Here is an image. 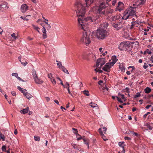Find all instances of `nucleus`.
<instances>
[{
    "label": "nucleus",
    "instance_id": "1",
    "mask_svg": "<svg viewBox=\"0 0 153 153\" xmlns=\"http://www.w3.org/2000/svg\"><path fill=\"white\" fill-rule=\"evenodd\" d=\"M75 7L76 14L79 17L78 19V26L80 29L83 30L85 31H86L88 28V26L85 25L86 23V22H94L102 16L100 13H94L92 10V7L91 8L90 10L93 11L94 13L85 18L84 16L86 12L85 6L81 3L77 2L76 3Z\"/></svg>",
    "mask_w": 153,
    "mask_h": 153
},
{
    "label": "nucleus",
    "instance_id": "2",
    "mask_svg": "<svg viewBox=\"0 0 153 153\" xmlns=\"http://www.w3.org/2000/svg\"><path fill=\"white\" fill-rule=\"evenodd\" d=\"M106 7L105 2H102L99 6L93 7L92 10L94 13H100L102 16L103 15H107L109 14H112L114 12L113 10L111 9L105 10Z\"/></svg>",
    "mask_w": 153,
    "mask_h": 153
},
{
    "label": "nucleus",
    "instance_id": "3",
    "mask_svg": "<svg viewBox=\"0 0 153 153\" xmlns=\"http://www.w3.org/2000/svg\"><path fill=\"white\" fill-rule=\"evenodd\" d=\"M97 37L99 39H103L108 36V33L106 30L104 29L99 28L96 33Z\"/></svg>",
    "mask_w": 153,
    "mask_h": 153
},
{
    "label": "nucleus",
    "instance_id": "4",
    "mask_svg": "<svg viewBox=\"0 0 153 153\" xmlns=\"http://www.w3.org/2000/svg\"><path fill=\"white\" fill-rule=\"evenodd\" d=\"M113 26L117 30H120L122 33L124 32L126 29V28L124 25L120 22L117 23H114Z\"/></svg>",
    "mask_w": 153,
    "mask_h": 153
},
{
    "label": "nucleus",
    "instance_id": "5",
    "mask_svg": "<svg viewBox=\"0 0 153 153\" xmlns=\"http://www.w3.org/2000/svg\"><path fill=\"white\" fill-rule=\"evenodd\" d=\"M80 41L86 45H89L91 41L89 36L87 35L86 32H85V33H83V36L80 39Z\"/></svg>",
    "mask_w": 153,
    "mask_h": 153
},
{
    "label": "nucleus",
    "instance_id": "6",
    "mask_svg": "<svg viewBox=\"0 0 153 153\" xmlns=\"http://www.w3.org/2000/svg\"><path fill=\"white\" fill-rule=\"evenodd\" d=\"M135 9L134 7H130L125 10L126 12L128 13L132 18V16L135 15L136 11L134 10Z\"/></svg>",
    "mask_w": 153,
    "mask_h": 153
},
{
    "label": "nucleus",
    "instance_id": "7",
    "mask_svg": "<svg viewBox=\"0 0 153 153\" xmlns=\"http://www.w3.org/2000/svg\"><path fill=\"white\" fill-rule=\"evenodd\" d=\"M124 9V4L121 1H119L117 6V7L115 9V11H117L118 10L120 12L121 11L123 10Z\"/></svg>",
    "mask_w": 153,
    "mask_h": 153
},
{
    "label": "nucleus",
    "instance_id": "8",
    "mask_svg": "<svg viewBox=\"0 0 153 153\" xmlns=\"http://www.w3.org/2000/svg\"><path fill=\"white\" fill-rule=\"evenodd\" d=\"M113 65L110 62H108L104 65L102 69L104 71L109 72L110 68Z\"/></svg>",
    "mask_w": 153,
    "mask_h": 153
},
{
    "label": "nucleus",
    "instance_id": "9",
    "mask_svg": "<svg viewBox=\"0 0 153 153\" xmlns=\"http://www.w3.org/2000/svg\"><path fill=\"white\" fill-rule=\"evenodd\" d=\"M105 63V59L103 58H100L97 59L96 62V67H98L100 65V67L102 66Z\"/></svg>",
    "mask_w": 153,
    "mask_h": 153
},
{
    "label": "nucleus",
    "instance_id": "10",
    "mask_svg": "<svg viewBox=\"0 0 153 153\" xmlns=\"http://www.w3.org/2000/svg\"><path fill=\"white\" fill-rule=\"evenodd\" d=\"M126 42H121L119 45L118 48L121 51L124 50L126 46Z\"/></svg>",
    "mask_w": 153,
    "mask_h": 153
},
{
    "label": "nucleus",
    "instance_id": "11",
    "mask_svg": "<svg viewBox=\"0 0 153 153\" xmlns=\"http://www.w3.org/2000/svg\"><path fill=\"white\" fill-rule=\"evenodd\" d=\"M132 48V46L130 44L129 42H127L126 45V46L125 50L127 52L130 51Z\"/></svg>",
    "mask_w": 153,
    "mask_h": 153
},
{
    "label": "nucleus",
    "instance_id": "12",
    "mask_svg": "<svg viewBox=\"0 0 153 153\" xmlns=\"http://www.w3.org/2000/svg\"><path fill=\"white\" fill-rule=\"evenodd\" d=\"M145 126L147 127L148 129L149 130H152L153 128V123H148L145 124Z\"/></svg>",
    "mask_w": 153,
    "mask_h": 153
},
{
    "label": "nucleus",
    "instance_id": "13",
    "mask_svg": "<svg viewBox=\"0 0 153 153\" xmlns=\"http://www.w3.org/2000/svg\"><path fill=\"white\" fill-rule=\"evenodd\" d=\"M96 0H85V4L87 7H89L90 5L96 1Z\"/></svg>",
    "mask_w": 153,
    "mask_h": 153
},
{
    "label": "nucleus",
    "instance_id": "14",
    "mask_svg": "<svg viewBox=\"0 0 153 153\" xmlns=\"http://www.w3.org/2000/svg\"><path fill=\"white\" fill-rule=\"evenodd\" d=\"M28 7L25 4H23L21 6V9L22 13H24L28 9Z\"/></svg>",
    "mask_w": 153,
    "mask_h": 153
},
{
    "label": "nucleus",
    "instance_id": "15",
    "mask_svg": "<svg viewBox=\"0 0 153 153\" xmlns=\"http://www.w3.org/2000/svg\"><path fill=\"white\" fill-rule=\"evenodd\" d=\"M40 24L43 26L42 29V32L44 33L43 35V37L44 39L46 38L47 37V35L45 34L46 33V31L44 25H43L44 24L43 23H40Z\"/></svg>",
    "mask_w": 153,
    "mask_h": 153
},
{
    "label": "nucleus",
    "instance_id": "16",
    "mask_svg": "<svg viewBox=\"0 0 153 153\" xmlns=\"http://www.w3.org/2000/svg\"><path fill=\"white\" fill-rule=\"evenodd\" d=\"M146 2V0H136V3L137 5L144 4Z\"/></svg>",
    "mask_w": 153,
    "mask_h": 153
},
{
    "label": "nucleus",
    "instance_id": "17",
    "mask_svg": "<svg viewBox=\"0 0 153 153\" xmlns=\"http://www.w3.org/2000/svg\"><path fill=\"white\" fill-rule=\"evenodd\" d=\"M17 88L20 91H21V92L24 95H25L27 93L26 89L22 88L20 86H17Z\"/></svg>",
    "mask_w": 153,
    "mask_h": 153
},
{
    "label": "nucleus",
    "instance_id": "18",
    "mask_svg": "<svg viewBox=\"0 0 153 153\" xmlns=\"http://www.w3.org/2000/svg\"><path fill=\"white\" fill-rule=\"evenodd\" d=\"M108 25V23L105 22L100 25V28L104 29L107 28Z\"/></svg>",
    "mask_w": 153,
    "mask_h": 153
},
{
    "label": "nucleus",
    "instance_id": "19",
    "mask_svg": "<svg viewBox=\"0 0 153 153\" xmlns=\"http://www.w3.org/2000/svg\"><path fill=\"white\" fill-rule=\"evenodd\" d=\"M131 18V17L129 16L128 13H126V11H125L123 16L122 17V19L124 20H126L128 18Z\"/></svg>",
    "mask_w": 153,
    "mask_h": 153
},
{
    "label": "nucleus",
    "instance_id": "20",
    "mask_svg": "<svg viewBox=\"0 0 153 153\" xmlns=\"http://www.w3.org/2000/svg\"><path fill=\"white\" fill-rule=\"evenodd\" d=\"M59 62L61 65L60 68L62 69V70L65 73L69 74L68 70H67L64 66L62 65L61 62Z\"/></svg>",
    "mask_w": 153,
    "mask_h": 153
},
{
    "label": "nucleus",
    "instance_id": "21",
    "mask_svg": "<svg viewBox=\"0 0 153 153\" xmlns=\"http://www.w3.org/2000/svg\"><path fill=\"white\" fill-rule=\"evenodd\" d=\"M12 75L13 76H15L16 78H17V79H18V80H20V81H22V82L25 81L23 80L22 79V78H21L20 77L18 76V74L16 73H12Z\"/></svg>",
    "mask_w": 153,
    "mask_h": 153
},
{
    "label": "nucleus",
    "instance_id": "22",
    "mask_svg": "<svg viewBox=\"0 0 153 153\" xmlns=\"http://www.w3.org/2000/svg\"><path fill=\"white\" fill-rule=\"evenodd\" d=\"M111 59L113 61L110 62V63L112 65H114L117 62V59L116 56H114L112 57Z\"/></svg>",
    "mask_w": 153,
    "mask_h": 153
},
{
    "label": "nucleus",
    "instance_id": "23",
    "mask_svg": "<svg viewBox=\"0 0 153 153\" xmlns=\"http://www.w3.org/2000/svg\"><path fill=\"white\" fill-rule=\"evenodd\" d=\"M7 3L6 2H1V4H0V8H5L6 7H7V8H8V7H7Z\"/></svg>",
    "mask_w": 153,
    "mask_h": 153
},
{
    "label": "nucleus",
    "instance_id": "24",
    "mask_svg": "<svg viewBox=\"0 0 153 153\" xmlns=\"http://www.w3.org/2000/svg\"><path fill=\"white\" fill-rule=\"evenodd\" d=\"M29 108L28 107H27L26 108L23 109L20 111V112L21 114H25L27 113L29 111Z\"/></svg>",
    "mask_w": 153,
    "mask_h": 153
},
{
    "label": "nucleus",
    "instance_id": "25",
    "mask_svg": "<svg viewBox=\"0 0 153 153\" xmlns=\"http://www.w3.org/2000/svg\"><path fill=\"white\" fill-rule=\"evenodd\" d=\"M82 140L84 142V143L86 144L87 146L88 147V148H89V140L88 139H85V138H83Z\"/></svg>",
    "mask_w": 153,
    "mask_h": 153
},
{
    "label": "nucleus",
    "instance_id": "26",
    "mask_svg": "<svg viewBox=\"0 0 153 153\" xmlns=\"http://www.w3.org/2000/svg\"><path fill=\"white\" fill-rule=\"evenodd\" d=\"M34 79L35 82L37 84H40L42 82V80L40 79L39 78H37V77Z\"/></svg>",
    "mask_w": 153,
    "mask_h": 153
},
{
    "label": "nucleus",
    "instance_id": "27",
    "mask_svg": "<svg viewBox=\"0 0 153 153\" xmlns=\"http://www.w3.org/2000/svg\"><path fill=\"white\" fill-rule=\"evenodd\" d=\"M72 130H73V132L76 134V136L77 137H78V135H79V134L78 133V131L76 129L72 128Z\"/></svg>",
    "mask_w": 153,
    "mask_h": 153
},
{
    "label": "nucleus",
    "instance_id": "28",
    "mask_svg": "<svg viewBox=\"0 0 153 153\" xmlns=\"http://www.w3.org/2000/svg\"><path fill=\"white\" fill-rule=\"evenodd\" d=\"M25 96L29 100L30 98L33 97V96L31 94H30L28 93H27L25 95Z\"/></svg>",
    "mask_w": 153,
    "mask_h": 153
},
{
    "label": "nucleus",
    "instance_id": "29",
    "mask_svg": "<svg viewBox=\"0 0 153 153\" xmlns=\"http://www.w3.org/2000/svg\"><path fill=\"white\" fill-rule=\"evenodd\" d=\"M67 84L68 85V86H66L65 88H66L67 89L68 94H70L71 96H72V94L71 93L69 89V85L68 83H67Z\"/></svg>",
    "mask_w": 153,
    "mask_h": 153
},
{
    "label": "nucleus",
    "instance_id": "30",
    "mask_svg": "<svg viewBox=\"0 0 153 153\" xmlns=\"http://www.w3.org/2000/svg\"><path fill=\"white\" fill-rule=\"evenodd\" d=\"M151 91V89L149 87H146L144 89V91L145 93L147 94L149 93Z\"/></svg>",
    "mask_w": 153,
    "mask_h": 153
},
{
    "label": "nucleus",
    "instance_id": "31",
    "mask_svg": "<svg viewBox=\"0 0 153 153\" xmlns=\"http://www.w3.org/2000/svg\"><path fill=\"white\" fill-rule=\"evenodd\" d=\"M100 134L101 135L102 138L104 141H106L108 140V139H107L106 137L104 135L102 131L100 132Z\"/></svg>",
    "mask_w": 153,
    "mask_h": 153
},
{
    "label": "nucleus",
    "instance_id": "32",
    "mask_svg": "<svg viewBox=\"0 0 153 153\" xmlns=\"http://www.w3.org/2000/svg\"><path fill=\"white\" fill-rule=\"evenodd\" d=\"M119 68L122 71L124 72L125 71V68L123 65H120Z\"/></svg>",
    "mask_w": 153,
    "mask_h": 153
},
{
    "label": "nucleus",
    "instance_id": "33",
    "mask_svg": "<svg viewBox=\"0 0 153 153\" xmlns=\"http://www.w3.org/2000/svg\"><path fill=\"white\" fill-rule=\"evenodd\" d=\"M89 105L91 107L93 108L97 107V105L96 104L93 103L92 102L90 103Z\"/></svg>",
    "mask_w": 153,
    "mask_h": 153
},
{
    "label": "nucleus",
    "instance_id": "34",
    "mask_svg": "<svg viewBox=\"0 0 153 153\" xmlns=\"http://www.w3.org/2000/svg\"><path fill=\"white\" fill-rule=\"evenodd\" d=\"M32 74L33 75V77L34 79H35V78H37V74L36 73V71L35 70H33Z\"/></svg>",
    "mask_w": 153,
    "mask_h": 153
},
{
    "label": "nucleus",
    "instance_id": "35",
    "mask_svg": "<svg viewBox=\"0 0 153 153\" xmlns=\"http://www.w3.org/2000/svg\"><path fill=\"white\" fill-rule=\"evenodd\" d=\"M124 142H120L118 144L123 149L124 148V146L125 145L124 144Z\"/></svg>",
    "mask_w": 153,
    "mask_h": 153
},
{
    "label": "nucleus",
    "instance_id": "36",
    "mask_svg": "<svg viewBox=\"0 0 153 153\" xmlns=\"http://www.w3.org/2000/svg\"><path fill=\"white\" fill-rule=\"evenodd\" d=\"M83 94L86 96H89V92L87 90H84L83 91Z\"/></svg>",
    "mask_w": 153,
    "mask_h": 153
},
{
    "label": "nucleus",
    "instance_id": "37",
    "mask_svg": "<svg viewBox=\"0 0 153 153\" xmlns=\"http://www.w3.org/2000/svg\"><path fill=\"white\" fill-rule=\"evenodd\" d=\"M53 4H54L53 2H50L49 3H48V5H49V6H50L49 8L51 9L54 8V6Z\"/></svg>",
    "mask_w": 153,
    "mask_h": 153
},
{
    "label": "nucleus",
    "instance_id": "38",
    "mask_svg": "<svg viewBox=\"0 0 153 153\" xmlns=\"http://www.w3.org/2000/svg\"><path fill=\"white\" fill-rule=\"evenodd\" d=\"M50 80L53 85H54L56 84V82L55 80L54 77L50 79Z\"/></svg>",
    "mask_w": 153,
    "mask_h": 153
},
{
    "label": "nucleus",
    "instance_id": "39",
    "mask_svg": "<svg viewBox=\"0 0 153 153\" xmlns=\"http://www.w3.org/2000/svg\"><path fill=\"white\" fill-rule=\"evenodd\" d=\"M0 139H2L3 141L5 140V137L3 134H0Z\"/></svg>",
    "mask_w": 153,
    "mask_h": 153
},
{
    "label": "nucleus",
    "instance_id": "40",
    "mask_svg": "<svg viewBox=\"0 0 153 153\" xmlns=\"http://www.w3.org/2000/svg\"><path fill=\"white\" fill-rule=\"evenodd\" d=\"M141 96V94H140V92H137V93L136 94V95H135L134 96V98H136L138 97H140Z\"/></svg>",
    "mask_w": 153,
    "mask_h": 153
},
{
    "label": "nucleus",
    "instance_id": "41",
    "mask_svg": "<svg viewBox=\"0 0 153 153\" xmlns=\"http://www.w3.org/2000/svg\"><path fill=\"white\" fill-rule=\"evenodd\" d=\"M128 69L131 68V69L130 70V71L132 72L135 69V68L134 66H130L128 67Z\"/></svg>",
    "mask_w": 153,
    "mask_h": 153
},
{
    "label": "nucleus",
    "instance_id": "42",
    "mask_svg": "<svg viewBox=\"0 0 153 153\" xmlns=\"http://www.w3.org/2000/svg\"><path fill=\"white\" fill-rule=\"evenodd\" d=\"M124 91L128 93H129V89L128 87L126 88L125 89L123 90Z\"/></svg>",
    "mask_w": 153,
    "mask_h": 153
},
{
    "label": "nucleus",
    "instance_id": "43",
    "mask_svg": "<svg viewBox=\"0 0 153 153\" xmlns=\"http://www.w3.org/2000/svg\"><path fill=\"white\" fill-rule=\"evenodd\" d=\"M33 26L34 27V29H35L39 33H40V32L39 31V30L40 29L38 27H36L35 25H33Z\"/></svg>",
    "mask_w": 153,
    "mask_h": 153
},
{
    "label": "nucleus",
    "instance_id": "44",
    "mask_svg": "<svg viewBox=\"0 0 153 153\" xmlns=\"http://www.w3.org/2000/svg\"><path fill=\"white\" fill-rule=\"evenodd\" d=\"M34 140L36 141H39L40 140V138L39 136H34Z\"/></svg>",
    "mask_w": 153,
    "mask_h": 153
},
{
    "label": "nucleus",
    "instance_id": "45",
    "mask_svg": "<svg viewBox=\"0 0 153 153\" xmlns=\"http://www.w3.org/2000/svg\"><path fill=\"white\" fill-rule=\"evenodd\" d=\"M119 96H120L121 97L122 99L123 100H124L125 101L126 99H125L124 95V94H119Z\"/></svg>",
    "mask_w": 153,
    "mask_h": 153
},
{
    "label": "nucleus",
    "instance_id": "46",
    "mask_svg": "<svg viewBox=\"0 0 153 153\" xmlns=\"http://www.w3.org/2000/svg\"><path fill=\"white\" fill-rule=\"evenodd\" d=\"M54 77L52 73H50L49 74H48V78H49V79H52V78H53Z\"/></svg>",
    "mask_w": 153,
    "mask_h": 153
},
{
    "label": "nucleus",
    "instance_id": "47",
    "mask_svg": "<svg viewBox=\"0 0 153 153\" xmlns=\"http://www.w3.org/2000/svg\"><path fill=\"white\" fill-rule=\"evenodd\" d=\"M30 16V15H28V16H26L25 17H23L22 16H21L20 17V18L21 19H23L24 20H28V19H27L26 18V17H27V16Z\"/></svg>",
    "mask_w": 153,
    "mask_h": 153
},
{
    "label": "nucleus",
    "instance_id": "48",
    "mask_svg": "<svg viewBox=\"0 0 153 153\" xmlns=\"http://www.w3.org/2000/svg\"><path fill=\"white\" fill-rule=\"evenodd\" d=\"M11 36L13 38H14L15 39L18 38V37L15 36V34L14 33H13L12 34Z\"/></svg>",
    "mask_w": 153,
    "mask_h": 153
},
{
    "label": "nucleus",
    "instance_id": "49",
    "mask_svg": "<svg viewBox=\"0 0 153 153\" xmlns=\"http://www.w3.org/2000/svg\"><path fill=\"white\" fill-rule=\"evenodd\" d=\"M2 150L3 152H6V146H3L2 147Z\"/></svg>",
    "mask_w": 153,
    "mask_h": 153
},
{
    "label": "nucleus",
    "instance_id": "50",
    "mask_svg": "<svg viewBox=\"0 0 153 153\" xmlns=\"http://www.w3.org/2000/svg\"><path fill=\"white\" fill-rule=\"evenodd\" d=\"M117 18L116 16H112V17L111 18V20L112 21H115Z\"/></svg>",
    "mask_w": 153,
    "mask_h": 153
},
{
    "label": "nucleus",
    "instance_id": "51",
    "mask_svg": "<svg viewBox=\"0 0 153 153\" xmlns=\"http://www.w3.org/2000/svg\"><path fill=\"white\" fill-rule=\"evenodd\" d=\"M132 134L133 135H134L136 137H138L139 136V135L137 133L135 132H133Z\"/></svg>",
    "mask_w": 153,
    "mask_h": 153
},
{
    "label": "nucleus",
    "instance_id": "52",
    "mask_svg": "<svg viewBox=\"0 0 153 153\" xmlns=\"http://www.w3.org/2000/svg\"><path fill=\"white\" fill-rule=\"evenodd\" d=\"M124 139L126 140H131V138L129 137H124Z\"/></svg>",
    "mask_w": 153,
    "mask_h": 153
},
{
    "label": "nucleus",
    "instance_id": "53",
    "mask_svg": "<svg viewBox=\"0 0 153 153\" xmlns=\"http://www.w3.org/2000/svg\"><path fill=\"white\" fill-rule=\"evenodd\" d=\"M117 100L120 102L121 103L123 102V101L122 100V99L121 98H119L118 97H117Z\"/></svg>",
    "mask_w": 153,
    "mask_h": 153
},
{
    "label": "nucleus",
    "instance_id": "54",
    "mask_svg": "<svg viewBox=\"0 0 153 153\" xmlns=\"http://www.w3.org/2000/svg\"><path fill=\"white\" fill-rule=\"evenodd\" d=\"M117 2V1L116 0L113 1L112 2V4L114 6Z\"/></svg>",
    "mask_w": 153,
    "mask_h": 153
},
{
    "label": "nucleus",
    "instance_id": "55",
    "mask_svg": "<svg viewBox=\"0 0 153 153\" xmlns=\"http://www.w3.org/2000/svg\"><path fill=\"white\" fill-rule=\"evenodd\" d=\"M144 64L145 65L143 66V68L144 69H146L148 67V66L147 65H146V63H145Z\"/></svg>",
    "mask_w": 153,
    "mask_h": 153
},
{
    "label": "nucleus",
    "instance_id": "56",
    "mask_svg": "<svg viewBox=\"0 0 153 153\" xmlns=\"http://www.w3.org/2000/svg\"><path fill=\"white\" fill-rule=\"evenodd\" d=\"M21 63L23 65H24V66H26L27 64V62H21Z\"/></svg>",
    "mask_w": 153,
    "mask_h": 153
},
{
    "label": "nucleus",
    "instance_id": "57",
    "mask_svg": "<svg viewBox=\"0 0 153 153\" xmlns=\"http://www.w3.org/2000/svg\"><path fill=\"white\" fill-rule=\"evenodd\" d=\"M11 94L13 96H15L16 95V93L14 91H12Z\"/></svg>",
    "mask_w": 153,
    "mask_h": 153
},
{
    "label": "nucleus",
    "instance_id": "58",
    "mask_svg": "<svg viewBox=\"0 0 153 153\" xmlns=\"http://www.w3.org/2000/svg\"><path fill=\"white\" fill-rule=\"evenodd\" d=\"M146 52L149 54H151L152 53L151 51L149 50V49L147 50Z\"/></svg>",
    "mask_w": 153,
    "mask_h": 153
},
{
    "label": "nucleus",
    "instance_id": "59",
    "mask_svg": "<svg viewBox=\"0 0 153 153\" xmlns=\"http://www.w3.org/2000/svg\"><path fill=\"white\" fill-rule=\"evenodd\" d=\"M102 89L104 90H106L107 91H108V88L107 86H106V85H105V86L104 88L103 87Z\"/></svg>",
    "mask_w": 153,
    "mask_h": 153
},
{
    "label": "nucleus",
    "instance_id": "60",
    "mask_svg": "<svg viewBox=\"0 0 153 153\" xmlns=\"http://www.w3.org/2000/svg\"><path fill=\"white\" fill-rule=\"evenodd\" d=\"M78 136H79V137H78L77 138V140H79L82 139V137L80 135H78Z\"/></svg>",
    "mask_w": 153,
    "mask_h": 153
},
{
    "label": "nucleus",
    "instance_id": "61",
    "mask_svg": "<svg viewBox=\"0 0 153 153\" xmlns=\"http://www.w3.org/2000/svg\"><path fill=\"white\" fill-rule=\"evenodd\" d=\"M151 106V105H148L146 107V109H148Z\"/></svg>",
    "mask_w": 153,
    "mask_h": 153
},
{
    "label": "nucleus",
    "instance_id": "62",
    "mask_svg": "<svg viewBox=\"0 0 153 153\" xmlns=\"http://www.w3.org/2000/svg\"><path fill=\"white\" fill-rule=\"evenodd\" d=\"M71 145L74 149H75L76 148V145L75 144L72 143Z\"/></svg>",
    "mask_w": 153,
    "mask_h": 153
},
{
    "label": "nucleus",
    "instance_id": "63",
    "mask_svg": "<svg viewBox=\"0 0 153 153\" xmlns=\"http://www.w3.org/2000/svg\"><path fill=\"white\" fill-rule=\"evenodd\" d=\"M14 134H15L16 135L18 134V131L17 129H16L14 130Z\"/></svg>",
    "mask_w": 153,
    "mask_h": 153
},
{
    "label": "nucleus",
    "instance_id": "64",
    "mask_svg": "<svg viewBox=\"0 0 153 153\" xmlns=\"http://www.w3.org/2000/svg\"><path fill=\"white\" fill-rule=\"evenodd\" d=\"M150 59L153 63V55L151 57Z\"/></svg>",
    "mask_w": 153,
    "mask_h": 153
}]
</instances>
